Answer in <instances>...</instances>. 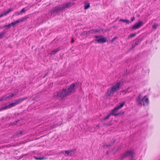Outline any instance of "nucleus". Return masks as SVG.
I'll return each mask as SVG.
<instances>
[{
    "mask_svg": "<svg viewBox=\"0 0 160 160\" xmlns=\"http://www.w3.org/2000/svg\"><path fill=\"white\" fill-rule=\"evenodd\" d=\"M121 84L120 82H118L116 85L113 86L111 89H108L106 93L107 96L108 97L110 96L111 94H113L116 91L119 90Z\"/></svg>",
    "mask_w": 160,
    "mask_h": 160,
    "instance_id": "nucleus-1",
    "label": "nucleus"
},
{
    "mask_svg": "<svg viewBox=\"0 0 160 160\" xmlns=\"http://www.w3.org/2000/svg\"><path fill=\"white\" fill-rule=\"evenodd\" d=\"M66 89H65V88H63L62 90H59L57 92L56 94H54L53 97L55 99L61 98L63 99L65 98L68 96V94L66 95Z\"/></svg>",
    "mask_w": 160,
    "mask_h": 160,
    "instance_id": "nucleus-2",
    "label": "nucleus"
},
{
    "mask_svg": "<svg viewBox=\"0 0 160 160\" xmlns=\"http://www.w3.org/2000/svg\"><path fill=\"white\" fill-rule=\"evenodd\" d=\"M146 96H144L143 98L141 99L142 97V96L140 94L136 98V101L137 104L138 105H140L141 106H142V102L143 101V99L145 98L144 100V102H143V106L145 105V102L146 103L147 105H148L149 103V99L148 98H146Z\"/></svg>",
    "mask_w": 160,
    "mask_h": 160,
    "instance_id": "nucleus-3",
    "label": "nucleus"
},
{
    "mask_svg": "<svg viewBox=\"0 0 160 160\" xmlns=\"http://www.w3.org/2000/svg\"><path fill=\"white\" fill-rule=\"evenodd\" d=\"M95 38L94 39L95 41L97 42L98 43H103L108 41L107 40L106 37H103L102 35H97L94 36Z\"/></svg>",
    "mask_w": 160,
    "mask_h": 160,
    "instance_id": "nucleus-4",
    "label": "nucleus"
},
{
    "mask_svg": "<svg viewBox=\"0 0 160 160\" xmlns=\"http://www.w3.org/2000/svg\"><path fill=\"white\" fill-rule=\"evenodd\" d=\"M75 83H72L70 86H67L65 88H64L67 91L66 95L68 94V96L71 94L72 92L75 91Z\"/></svg>",
    "mask_w": 160,
    "mask_h": 160,
    "instance_id": "nucleus-5",
    "label": "nucleus"
},
{
    "mask_svg": "<svg viewBox=\"0 0 160 160\" xmlns=\"http://www.w3.org/2000/svg\"><path fill=\"white\" fill-rule=\"evenodd\" d=\"M134 155V153L133 151L131 150H128L125 153L121 154L120 159L122 160L128 157H133Z\"/></svg>",
    "mask_w": 160,
    "mask_h": 160,
    "instance_id": "nucleus-6",
    "label": "nucleus"
},
{
    "mask_svg": "<svg viewBox=\"0 0 160 160\" xmlns=\"http://www.w3.org/2000/svg\"><path fill=\"white\" fill-rule=\"evenodd\" d=\"M65 9V7L63 6L62 5H59L58 7H55L52 8L51 11V14L53 13H57Z\"/></svg>",
    "mask_w": 160,
    "mask_h": 160,
    "instance_id": "nucleus-7",
    "label": "nucleus"
},
{
    "mask_svg": "<svg viewBox=\"0 0 160 160\" xmlns=\"http://www.w3.org/2000/svg\"><path fill=\"white\" fill-rule=\"evenodd\" d=\"M144 23L142 21H138L136 23H135L131 27L132 30H136L138 29L141 27L142 26Z\"/></svg>",
    "mask_w": 160,
    "mask_h": 160,
    "instance_id": "nucleus-8",
    "label": "nucleus"
},
{
    "mask_svg": "<svg viewBox=\"0 0 160 160\" xmlns=\"http://www.w3.org/2000/svg\"><path fill=\"white\" fill-rule=\"evenodd\" d=\"M28 98L27 97H25L23 98H19L15 101V102L11 103L13 107L22 102L24 100L27 99Z\"/></svg>",
    "mask_w": 160,
    "mask_h": 160,
    "instance_id": "nucleus-9",
    "label": "nucleus"
},
{
    "mask_svg": "<svg viewBox=\"0 0 160 160\" xmlns=\"http://www.w3.org/2000/svg\"><path fill=\"white\" fill-rule=\"evenodd\" d=\"M24 132V131L18 130L11 137V138H18L22 136Z\"/></svg>",
    "mask_w": 160,
    "mask_h": 160,
    "instance_id": "nucleus-10",
    "label": "nucleus"
},
{
    "mask_svg": "<svg viewBox=\"0 0 160 160\" xmlns=\"http://www.w3.org/2000/svg\"><path fill=\"white\" fill-rule=\"evenodd\" d=\"M75 4V2H69L67 3H64L62 5L63 6H64V7H65V9L66 8H70Z\"/></svg>",
    "mask_w": 160,
    "mask_h": 160,
    "instance_id": "nucleus-11",
    "label": "nucleus"
},
{
    "mask_svg": "<svg viewBox=\"0 0 160 160\" xmlns=\"http://www.w3.org/2000/svg\"><path fill=\"white\" fill-rule=\"evenodd\" d=\"M62 48V47H60L52 51L50 53L51 55H53L56 54L62 48Z\"/></svg>",
    "mask_w": 160,
    "mask_h": 160,
    "instance_id": "nucleus-12",
    "label": "nucleus"
},
{
    "mask_svg": "<svg viewBox=\"0 0 160 160\" xmlns=\"http://www.w3.org/2000/svg\"><path fill=\"white\" fill-rule=\"evenodd\" d=\"M12 107V104L11 103L10 104H9L7 105H6L4 107H2L1 108L2 110V111L5 110H6L7 109L11 108Z\"/></svg>",
    "mask_w": 160,
    "mask_h": 160,
    "instance_id": "nucleus-13",
    "label": "nucleus"
},
{
    "mask_svg": "<svg viewBox=\"0 0 160 160\" xmlns=\"http://www.w3.org/2000/svg\"><path fill=\"white\" fill-rule=\"evenodd\" d=\"M84 9L85 10H87L90 7V3H87L86 2H84Z\"/></svg>",
    "mask_w": 160,
    "mask_h": 160,
    "instance_id": "nucleus-14",
    "label": "nucleus"
},
{
    "mask_svg": "<svg viewBox=\"0 0 160 160\" xmlns=\"http://www.w3.org/2000/svg\"><path fill=\"white\" fill-rule=\"evenodd\" d=\"M143 40V38H138L137 40L135 43V44L136 45H137V46L138 45L139 43L142 41V40Z\"/></svg>",
    "mask_w": 160,
    "mask_h": 160,
    "instance_id": "nucleus-15",
    "label": "nucleus"
},
{
    "mask_svg": "<svg viewBox=\"0 0 160 160\" xmlns=\"http://www.w3.org/2000/svg\"><path fill=\"white\" fill-rule=\"evenodd\" d=\"M28 18L29 16L28 15L22 17L21 18V21L22 22H23V21L28 19Z\"/></svg>",
    "mask_w": 160,
    "mask_h": 160,
    "instance_id": "nucleus-16",
    "label": "nucleus"
},
{
    "mask_svg": "<svg viewBox=\"0 0 160 160\" xmlns=\"http://www.w3.org/2000/svg\"><path fill=\"white\" fill-rule=\"evenodd\" d=\"M125 103V101L121 103H120L119 105L117 106V107L119 109H121Z\"/></svg>",
    "mask_w": 160,
    "mask_h": 160,
    "instance_id": "nucleus-17",
    "label": "nucleus"
},
{
    "mask_svg": "<svg viewBox=\"0 0 160 160\" xmlns=\"http://www.w3.org/2000/svg\"><path fill=\"white\" fill-rule=\"evenodd\" d=\"M119 21H122L124 22H126L127 23L129 24L130 23V22L129 20L128 19H119Z\"/></svg>",
    "mask_w": 160,
    "mask_h": 160,
    "instance_id": "nucleus-18",
    "label": "nucleus"
},
{
    "mask_svg": "<svg viewBox=\"0 0 160 160\" xmlns=\"http://www.w3.org/2000/svg\"><path fill=\"white\" fill-rule=\"evenodd\" d=\"M34 158L36 160H42L45 159V158L44 157H38L37 156H34Z\"/></svg>",
    "mask_w": 160,
    "mask_h": 160,
    "instance_id": "nucleus-19",
    "label": "nucleus"
},
{
    "mask_svg": "<svg viewBox=\"0 0 160 160\" xmlns=\"http://www.w3.org/2000/svg\"><path fill=\"white\" fill-rule=\"evenodd\" d=\"M14 10V8H9L8 11L6 12H4L5 14L6 15L8 14L9 12L12 11Z\"/></svg>",
    "mask_w": 160,
    "mask_h": 160,
    "instance_id": "nucleus-20",
    "label": "nucleus"
},
{
    "mask_svg": "<svg viewBox=\"0 0 160 160\" xmlns=\"http://www.w3.org/2000/svg\"><path fill=\"white\" fill-rule=\"evenodd\" d=\"M61 152L63 153H65L67 155H70V152L69 150H66L61 151Z\"/></svg>",
    "mask_w": 160,
    "mask_h": 160,
    "instance_id": "nucleus-21",
    "label": "nucleus"
},
{
    "mask_svg": "<svg viewBox=\"0 0 160 160\" xmlns=\"http://www.w3.org/2000/svg\"><path fill=\"white\" fill-rule=\"evenodd\" d=\"M76 150V148H73L72 149L70 150H69L70 152V155L72 154H74Z\"/></svg>",
    "mask_w": 160,
    "mask_h": 160,
    "instance_id": "nucleus-22",
    "label": "nucleus"
},
{
    "mask_svg": "<svg viewBox=\"0 0 160 160\" xmlns=\"http://www.w3.org/2000/svg\"><path fill=\"white\" fill-rule=\"evenodd\" d=\"M112 115V112H110L109 114H108L107 116L104 118H103L102 119L103 120H106L108 119L110 116Z\"/></svg>",
    "mask_w": 160,
    "mask_h": 160,
    "instance_id": "nucleus-23",
    "label": "nucleus"
},
{
    "mask_svg": "<svg viewBox=\"0 0 160 160\" xmlns=\"http://www.w3.org/2000/svg\"><path fill=\"white\" fill-rule=\"evenodd\" d=\"M112 29V27H111L110 28H108L106 29H101V30L103 32H106L108 31H109Z\"/></svg>",
    "mask_w": 160,
    "mask_h": 160,
    "instance_id": "nucleus-24",
    "label": "nucleus"
},
{
    "mask_svg": "<svg viewBox=\"0 0 160 160\" xmlns=\"http://www.w3.org/2000/svg\"><path fill=\"white\" fill-rule=\"evenodd\" d=\"M11 25L10 24H9L8 25H4L2 28H7V29L10 28H11Z\"/></svg>",
    "mask_w": 160,
    "mask_h": 160,
    "instance_id": "nucleus-25",
    "label": "nucleus"
},
{
    "mask_svg": "<svg viewBox=\"0 0 160 160\" xmlns=\"http://www.w3.org/2000/svg\"><path fill=\"white\" fill-rule=\"evenodd\" d=\"M26 11V10H25L24 8H22L20 11V12H17L18 13V14L19 15L20 14H21L22 13L25 12Z\"/></svg>",
    "mask_w": 160,
    "mask_h": 160,
    "instance_id": "nucleus-26",
    "label": "nucleus"
},
{
    "mask_svg": "<svg viewBox=\"0 0 160 160\" xmlns=\"http://www.w3.org/2000/svg\"><path fill=\"white\" fill-rule=\"evenodd\" d=\"M119 109L117 107H115L112 110V112H114L118 110Z\"/></svg>",
    "mask_w": 160,
    "mask_h": 160,
    "instance_id": "nucleus-27",
    "label": "nucleus"
},
{
    "mask_svg": "<svg viewBox=\"0 0 160 160\" xmlns=\"http://www.w3.org/2000/svg\"><path fill=\"white\" fill-rule=\"evenodd\" d=\"M118 36H115L114 38H113L112 40H110V42L111 43H112L114 40H115L116 39H118Z\"/></svg>",
    "mask_w": 160,
    "mask_h": 160,
    "instance_id": "nucleus-28",
    "label": "nucleus"
},
{
    "mask_svg": "<svg viewBox=\"0 0 160 160\" xmlns=\"http://www.w3.org/2000/svg\"><path fill=\"white\" fill-rule=\"evenodd\" d=\"M5 100H6V96H5L2 97L0 98V102H2Z\"/></svg>",
    "mask_w": 160,
    "mask_h": 160,
    "instance_id": "nucleus-29",
    "label": "nucleus"
},
{
    "mask_svg": "<svg viewBox=\"0 0 160 160\" xmlns=\"http://www.w3.org/2000/svg\"><path fill=\"white\" fill-rule=\"evenodd\" d=\"M6 32H2L0 33V39L2 38L3 36L5 34Z\"/></svg>",
    "mask_w": 160,
    "mask_h": 160,
    "instance_id": "nucleus-30",
    "label": "nucleus"
},
{
    "mask_svg": "<svg viewBox=\"0 0 160 160\" xmlns=\"http://www.w3.org/2000/svg\"><path fill=\"white\" fill-rule=\"evenodd\" d=\"M112 115L114 116L115 117L120 116V113H119V112L117 113H115L114 112H112Z\"/></svg>",
    "mask_w": 160,
    "mask_h": 160,
    "instance_id": "nucleus-31",
    "label": "nucleus"
},
{
    "mask_svg": "<svg viewBox=\"0 0 160 160\" xmlns=\"http://www.w3.org/2000/svg\"><path fill=\"white\" fill-rule=\"evenodd\" d=\"M116 142V140L115 139V138H112L111 141V144H112V145L114 144V143H115Z\"/></svg>",
    "mask_w": 160,
    "mask_h": 160,
    "instance_id": "nucleus-32",
    "label": "nucleus"
},
{
    "mask_svg": "<svg viewBox=\"0 0 160 160\" xmlns=\"http://www.w3.org/2000/svg\"><path fill=\"white\" fill-rule=\"evenodd\" d=\"M112 125V124L111 122H108V123H105L103 124V125L104 126H110Z\"/></svg>",
    "mask_w": 160,
    "mask_h": 160,
    "instance_id": "nucleus-33",
    "label": "nucleus"
},
{
    "mask_svg": "<svg viewBox=\"0 0 160 160\" xmlns=\"http://www.w3.org/2000/svg\"><path fill=\"white\" fill-rule=\"evenodd\" d=\"M136 35V34L135 33H131L129 35V37L130 38H132L134 36H135Z\"/></svg>",
    "mask_w": 160,
    "mask_h": 160,
    "instance_id": "nucleus-34",
    "label": "nucleus"
},
{
    "mask_svg": "<svg viewBox=\"0 0 160 160\" xmlns=\"http://www.w3.org/2000/svg\"><path fill=\"white\" fill-rule=\"evenodd\" d=\"M16 124H17V122L14 121L13 122H11L10 123L9 125L10 126H12V125H16Z\"/></svg>",
    "mask_w": 160,
    "mask_h": 160,
    "instance_id": "nucleus-35",
    "label": "nucleus"
},
{
    "mask_svg": "<svg viewBox=\"0 0 160 160\" xmlns=\"http://www.w3.org/2000/svg\"><path fill=\"white\" fill-rule=\"evenodd\" d=\"M88 34V31H83L81 33V35H84L85 34Z\"/></svg>",
    "mask_w": 160,
    "mask_h": 160,
    "instance_id": "nucleus-36",
    "label": "nucleus"
},
{
    "mask_svg": "<svg viewBox=\"0 0 160 160\" xmlns=\"http://www.w3.org/2000/svg\"><path fill=\"white\" fill-rule=\"evenodd\" d=\"M158 26V24H154L152 26V28L154 29H155L157 28Z\"/></svg>",
    "mask_w": 160,
    "mask_h": 160,
    "instance_id": "nucleus-37",
    "label": "nucleus"
},
{
    "mask_svg": "<svg viewBox=\"0 0 160 160\" xmlns=\"http://www.w3.org/2000/svg\"><path fill=\"white\" fill-rule=\"evenodd\" d=\"M88 33H93L94 32V29H92L88 31Z\"/></svg>",
    "mask_w": 160,
    "mask_h": 160,
    "instance_id": "nucleus-38",
    "label": "nucleus"
},
{
    "mask_svg": "<svg viewBox=\"0 0 160 160\" xmlns=\"http://www.w3.org/2000/svg\"><path fill=\"white\" fill-rule=\"evenodd\" d=\"M11 26H12L13 27H14L15 26V25L16 24V23L15 22H12L10 23Z\"/></svg>",
    "mask_w": 160,
    "mask_h": 160,
    "instance_id": "nucleus-39",
    "label": "nucleus"
},
{
    "mask_svg": "<svg viewBox=\"0 0 160 160\" xmlns=\"http://www.w3.org/2000/svg\"><path fill=\"white\" fill-rule=\"evenodd\" d=\"M15 22L16 24L18 23H19L20 22H22L21 21V19H18L15 21Z\"/></svg>",
    "mask_w": 160,
    "mask_h": 160,
    "instance_id": "nucleus-40",
    "label": "nucleus"
},
{
    "mask_svg": "<svg viewBox=\"0 0 160 160\" xmlns=\"http://www.w3.org/2000/svg\"><path fill=\"white\" fill-rule=\"evenodd\" d=\"M94 29V32H100V31L101 30V29Z\"/></svg>",
    "mask_w": 160,
    "mask_h": 160,
    "instance_id": "nucleus-41",
    "label": "nucleus"
},
{
    "mask_svg": "<svg viewBox=\"0 0 160 160\" xmlns=\"http://www.w3.org/2000/svg\"><path fill=\"white\" fill-rule=\"evenodd\" d=\"M128 89H129V88H128V89H125V90H122V92H125V93H124V94H125L126 92H128Z\"/></svg>",
    "mask_w": 160,
    "mask_h": 160,
    "instance_id": "nucleus-42",
    "label": "nucleus"
},
{
    "mask_svg": "<svg viewBox=\"0 0 160 160\" xmlns=\"http://www.w3.org/2000/svg\"><path fill=\"white\" fill-rule=\"evenodd\" d=\"M135 18L134 17H132L131 19L130 22H133L135 20Z\"/></svg>",
    "mask_w": 160,
    "mask_h": 160,
    "instance_id": "nucleus-43",
    "label": "nucleus"
},
{
    "mask_svg": "<svg viewBox=\"0 0 160 160\" xmlns=\"http://www.w3.org/2000/svg\"><path fill=\"white\" fill-rule=\"evenodd\" d=\"M125 111H121L120 112H119V113H120V115H121L124 114V113H125Z\"/></svg>",
    "mask_w": 160,
    "mask_h": 160,
    "instance_id": "nucleus-44",
    "label": "nucleus"
},
{
    "mask_svg": "<svg viewBox=\"0 0 160 160\" xmlns=\"http://www.w3.org/2000/svg\"><path fill=\"white\" fill-rule=\"evenodd\" d=\"M136 46H137V45H135V44L134 43V44H133L132 45V49H133V48H134Z\"/></svg>",
    "mask_w": 160,
    "mask_h": 160,
    "instance_id": "nucleus-45",
    "label": "nucleus"
},
{
    "mask_svg": "<svg viewBox=\"0 0 160 160\" xmlns=\"http://www.w3.org/2000/svg\"><path fill=\"white\" fill-rule=\"evenodd\" d=\"M105 146L107 147H110L112 146V144H105Z\"/></svg>",
    "mask_w": 160,
    "mask_h": 160,
    "instance_id": "nucleus-46",
    "label": "nucleus"
},
{
    "mask_svg": "<svg viewBox=\"0 0 160 160\" xmlns=\"http://www.w3.org/2000/svg\"><path fill=\"white\" fill-rule=\"evenodd\" d=\"M12 98V97H11V95H8V96H7V97L6 96V100L8 99V98Z\"/></svg>",
    "mask_w": 160,
    "mask_h": 160,
    "instance_id": "nucleus-47",
    "label": "nucleus"
},
{
    "mask_svg": "<svg viewBox=\"0 0 160 160\" xmlns=\"http://www.w3.org/2000/svg\"><path fill=\"white\" fill-rule=\"evenodd\" d=\"M12 98V97H11V95H8V96H7V97L6 96V100L8 99V98Z\"/></svg>",
    "mask_w": 160,
    "mask_h": 160,
    "instance_id": "nucleus-48",
    "label": "nucleus"
},
{
    "mask_svg": "<svg viewBox=\"0 0 160 160\" xmlns=\"http://www.w3.org/2000/svg\"><path fill=\"white\" fill-rule=\"evenodd\" d=\"M56 125H55V124H54L52 126H51V128H56V126H55Z\"/></svg>",
    "mask_w": 160,
    "mask_h": 160,
    "instance_id": "nucleus-49",
    "label": "nucleus"
},
{
    "mask_svg": "<svg viewBox=\"0 0 160 160\" xmlns=\"http://www.w3.org/2000/svg\"><path fill=\"white\" fill-rule=\"evenodd\" d=\"M18 93V90L15 91L13 92V94L16 93V95H17Z\"/></svg>",
    "mask_w": 160,
    "mask_h": 160,
    "instance_id": "nucleus-50",
    "label": "nucleus"
},
{
    "mask_svg": "<svg viewBox=\"0 0 160 160\" xmlns=\"http://www.w3.org/2000/svg\"><path fill=\"white\" fill-rule=\"evenodd\" d=\"M5 15H6L5 14L4 12L3 13H2L1 14H0V18H1L3 17V16Z\"/></svg>",
    "mask_w": 160,
    "mask_h": 160,
    "instance_id": "nucleus-51",
    "label": "nucleus"
},
{
    "mask_svg": "<svg viewBox=\"0 0 160 160\" xmlns=\"http://www.w3.org/2000/svg\"><path fill=\"white\" fill-rule=\"evenodd\" d=\"M11 95V97H14V96L16 95V93L15 94H13V93H12Z\"/></svg>",
    "mask_w": 160,
    "mask_h": 160,
    "instance_id": "nucleus-52",
    "label": "nucleus"
},
{
    "mask_svg": "<svg viewBox=\"0 0 160 160\" xmlns=\"http://www.w3.org/2000/svg\"><path fill=\"white\" fill-rule=\"evenodd\" d=\"M74 41V40L73 38H72L71 42V43H73Z\"/></svg>",
    "mask_w": 160,
    "mask_h": 160,
    "instance_id": "nucleus-53",
    "label": "nucleus"
},
{
    "mask_svg": "<svg viewBox=\"0 0 160 160\" xmlns=\"http://www.w3.org/2000/svg\"><path fill=\"white\" fill-rule=\"evenodd\" d=\"M121 148V147H118V148H117L116 150V152L118 151L119 150H120Z\"/></svg>",
    "mask_w": 160,
    "mask_h": 160,
    "instance_id": "nucleus-54",
    "label": "nucleus"
},
{
    "mask_svg": "<svg viewBox=\"0 0 160 160\" xmlns=\"http://www.w3.org/2000/svg\"><path fill=\"white\" fill-rule=\"evenodd\" d=\"M48 73H47L43 76L42 78H44L46 76L48 75Z\"/></svg>",
    "mask_w": 160,
    "mask_h": 160,
    "instance_id": "nucleus-55",
    "label": "nucleus"
},
{
    "mask_svg": "<svg viewBox=\"0 0 160 160\" xmlns=\"http://www.w3.org/2000/svg\"><path fill=\"white\" fill-rule=\"evenodd\" d=\"M109 154V152L108 151H107V152H106V154L107 155H108Z\"/></svg>",
    "mask_w": 160,
    "mask_h": 160,
    "instance_id": "nucleus-56",
    "label": "nucleus"
},
{
    "mask_svg": "<svg viewBox=\"0 0 160 160\" xmlns=\"http://www.w3.org/2000/svg\"><path fill=\"white\" fill-rule=\"evenodd\" d=\"M55 124V125H55V126H56V127H57L58 125H59V124H58V123H57Z\"/></svg>",
    "mask_w": 160,
    "mask_h": 160,
    "instance_id": "nucleus-57",
    "label": "nucleus"
},
{
    "mask_svg": "<svg viewBox=\"0 0 160 160\" xmlns=\"http://www.w3.org/2000/svg\"><path fill=\"white\" fill-rule=\"evenodd\" d=\"M130 160H134V157H131Z\"/></svg>",
    "mask_w": 160,
    "mask_h": 160,
    "instance_id": "nucleus-58",
    "label": "nucleus"
},
{
    "mask_svg": "<svg viewBox=\"0 0 160 160\" xmlns=\"http://www.w3.org/2000/svg\"><path fill=\"white\" fill-rule=\"evenodd\" d=\"M20 121V120H18L17 121H15L16 122H17V123L18 122H19Z\"/></svg>",
    "mask_w": 160,
    "mask_h": 160,
    "instance_id": "nucleus-59",
    "label": "nucleus"
},
{
    "mask_svg": "<svg viewBox=\"0 0 160 160\" xmlns=\"http://www.w3.org/2000/svg\"><path fill=\"white\" fill-rule=\"evenodd\" d=\"M94 41V40H93V41H92L91 42V43H92V42H93Z\"/></svg>",
    "mask_w": 160,
    "mask_h": 160,
    "instance_id": "nucleus-60",
    "label": "nucleus"
},
{
    "mask_svg": "<svg viewBox=\"0 0 160 160\" xmlns=\"http://www.w3.org/2000/svg\"><path fill=\"white\" fill-rule=\"evenodd\" d=\"M23 120V119L22 118H21L20 119V120Z\"/></svg>",
    "mask_w": 160,
    "mask_h": 160,
    "instance_id": "nucleus-61",
    "label": "nucleus"
},
{
    "mask_svg": "<svg viewBox=\"0 0 160 160\" xmlns=\"http://www.w3.org/2000/svg\"><path fill=\"white\" fill-rule=\"evenodd\" d=\"M2 111V109H1V108H0V111Z\"/></svg>",
    "mask_w": 160,
    "mask_h": 160,
    "instance_id": "nucleus-62",
    "label": "nucleus"
},
{
    "mask_svg": "<svg viewBox=\"0 0 160 160\" xmlns=\"http://www.w3.org/2000/svg\"><path fill=\"white\" fill-rule=\"evenodd\" d=\"M115 27V26H114L113 27H112V28H114Z\"/></svg>",
    "mask_w": 160,
    "mask_h": 160,
    "instance_id": "nucleus-63",
    "label": "nucleus"
},
{
    "mask_svg": "<svg viewBox=\"0 0 160 160\" xmlns=\"http://www.w3.org/2000/svg\"><path fill=\"white\" fill-rule=\"evenodd\" d=\"M38 138H36L35 139V140H37V139H38Z\"/></svg>",
    "mask_w": 160,
    "mask_h": 160,
    "instance_id": "nucleus-64",
    "label": "nucleus"
}]
</instances>
